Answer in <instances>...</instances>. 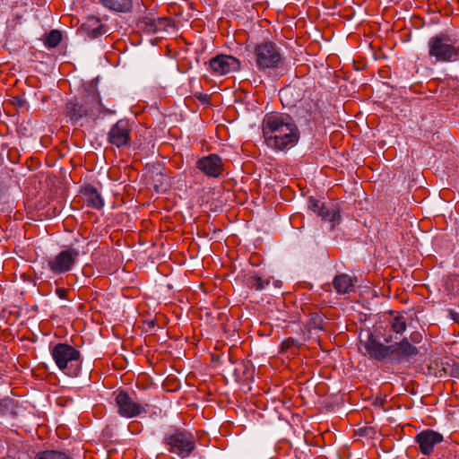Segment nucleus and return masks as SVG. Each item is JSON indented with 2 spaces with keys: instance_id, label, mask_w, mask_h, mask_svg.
<instances>
[{
  "instance_id": "5",
  "label": "nucleus",
  "mask_w": 459,
  "mask_h": 459,
  "mask_svg": "<svg viewBox=\"0 0 459 459\" xmlns=\"http://www.w3.org/2000/svg\"><path fill=\"white\" fill-rule=\"evenodd\" d=\"M254 60L259 71L278 67L283 61L280 48L271 41H263L254 48Z\"/></svg>"
},
{
  "instance_id": "12",
  "label": "nucleus",
  "mask_w": 459,
  "mask_h": 459,
  "mask_svg": "<svg viewBox=\"0 0 459 459\" xmlns=\"http://www.w3.org/2000/svg\"><path fill=\"white\" fill-rule=\"evenodd\" d=\"M364 349L370 358L383 360L385 359L391 362V345H385L381 343L377 338L370 333L368 340L364 342Z\"/></svg>"
},
{
  "instance_id": "21",
  "label": "nucleus",
  "mask_w": 459,
  "mask_h": 459,
  "mask_svg": "<svg viewBox=\"0 0 459 459\" xmlns=\"http://www.w3.org/2000/svg\"><path fill=\"white\" fill-rule=\"evenodd\" d=\"M407 327V320L403 315H396L390 321V328L396 334H403Z\"/></svg>"
},
{
  "instance_id": "29",
  "label": "nucleus",
  "mask_w": 459,
  "mask_h": 459,
  "mask_svg": "<svg viewBox=\"0 0 459 459\" xmlns=\"http://www.w3.org/2000/svg\"><path fill=\"white\" fill-rule=\"evenodd\" d=\"M68 292H69V290L65 288H57L56 290V294L61 299H68V297H67Z\"/></svg>"
},
{
  "instance_id": "32",
  "label": "nucleus",
  "mask_w": 459,
  "mask_h": 459,
  "mask_svg": "<svg viewBox=\"0 0 459 459\" xmlns=\"http://www.w3.org/2000/svg\"><path fill=\"white\" fill-rule=\"evenodd\" d=\"M450 315H451L452 318H453L455 321H456V322L458 321V318H457V317L459 316V315H458L457 313H455V312H454V311H451V312H450Z\"/></svg>"
},
{
  "instance_id": "1",
  "label": "nucleus",
  "mask_w": 459,
  "mask_h": 459,
  "mask_svg": "<svg viewBox=\"0 0 459 459\" xmlns=\"http://www.w3.org/2000/svg\"><path fill=\"white\" fill-rule=\"evenodd\" d=\"M266 146L275 152L294 147L299 140V130L293 118L285 113H268L262 124Z\"/></svg>"
},
{
  "instance_id": "34",
  "label": "nucleus",
  "mask_w": 459,
  "mask_h": 459,
  "mask_svg": "<svg viewBox=\"0 0 459 459\" xmlns=\"http://www.w3.org/2000/svg\"><path fill=\"white\" fill-rule=\"evenodd\" d=\"M392 341H393L392 336H388V337H385V342H387V343H388V342H391Z\"/></svg>"
},
{
  "instance_id": "26",
  "label": "nucleus",
  "mask_w": 459,
  "mask_h": 459,
  "mask_svg": "<svg viewBox=\"0 0 459 459\" xmlns=\"http://www.w3.org/2000/svg\"><path fill=\"white\" fill-rule=\"evenodd\" d=\"M308 207L311 211H313L314 212H316L318 214V211L325 208V206L322 202L313 199V198H310L309 203H308Z\"/></svg>"
},
{
  "instance_id": "4",
  "label": "nucleus",
  "mask_w": 459,
  "mask_h": 459,
  "mask_svg": "<svg viewBox=\"0 0 459 459\" xmlns=\"http://www.w3.org/2000/svg\"><path fill=\"white\" fill-rule=\"evenodd\" d=\"M51 356L61 371L70 377L77 376L81 361L78 350L67 343H57L51 349Z\"/></svg>"
},
{
  "instance_id": "13",
  "label": "nucleus",
  "mask_w": 459,
  "mask_h": 459,
  "mask_svg": "<svg viewBox=\"0 0 459 459\" xmlns=\"http://www.w3.org/2000/svg\"><path fill=\"white\" fill-rule=\"evenodd\" d=\"M391 347V363H401L402 360L418 354V349L409 342L408 338H403Z\"/></svg>"
},
{
  "instance_id": "28",
  "label": "nucleus",
  "mask_w": 459,
  "mask_h": 459,
  "mask_svg": "<svg viewBox=\"0 0 459 459\" xmlns=\"http://www.w3.org/2000/svg\"><path fill=\"white\" fill-rule=\"evenodd\" d=\"M312 324H313V326L314 328H318V329H323V319L321 317V316L316 314L313 317H312Z\"/></svg>"
},
{
  "instance_id": "33",
  "label": "nucleus",
  "mask_w": 459,
  "mask_h": 459,
  "mask_svg": "<svg viewBox=\"0 0 459 459\" xmlns=\"http://www.w3.org/2000/svg\"><path fill=\"white\" fill-rule=\"evenodd\" d=\"M100 106H101V105H100V100H96V103H95V108H96L97 110H100Z\"/></svg>"
},
{
  "instance_id": "36",
  "label": "nucleus",
  "mask_w": 459,
  "mask_h": 459,
  "mask_svg": "<svg viewBox=\"0 0 459 459\" xmlns=\"http://www.w3.org/2000/svg\"><path fill=\"white\" fill-rule=\"evenodd\" d=\"M278 282H279L278 281H275V285H276V286H279V283H278Z\"/></svg>"
},
{
  "instance_id": "7",
  "label": "nucleus",
  "mask_w": 459,
  "mask_h": 459,
  "mask_svg": "<svg viewBox=\"0 0 459 459\" xmlns=\"http://www.w3.org/2000/svg\"><path fill=\"white\" fill-rule=\"evenodd\" d=\"M240 67L241 62L238 58L231 55L219 54L210 59L208 71L213 76H224L238 72Z\"/></svg>"
},
{
  "instance_id": "27",
  "label": "nucleus",
  "mask_w": 459,
  "mask_h": 459,
  "mask_svg": "<svg viewBox=\"0 0 459 459\" xmlns=\"http://www.w3.org/2000/svg\"><path fill=\"white\" fill-rule=\"evenodd\" d=\"M408 340H409V342H411L414 344H418V343L421 342V341H422V334H421V333H420L418 331H414L410 334V337Z\"/></svg>"
},
{
  "instance_id": "37",
  "label": "nucleus",
  "mask_w": 459,
  "mask_h": 459,
  "mask_svg": "<svg viewBox=\"0 0 459 459\" xmlns=\"http://www.w3.org/2000/svg\"><path fill=\"white\" fill-rule=\"evenodd\" d=\"M457 2L459 3V0H457Z\"/></svg>"
},
{
  "instance_id": "24",
  "label": "nucleus",
  "mask_w": 459,
  "mask_h": 459,
  "mask_svg": "<svg viewBox=\"0 0 459 459\" xmlns=\"http://www.w3.org/2000/svg\"><path fill=\"white\" fill-rule=\"evenodd\" d=\"M62 39V34L59 30H51L45 39V45L48 48H56Z\"/></svg>"
},
{
  "instance_id": "19",
  "label": "nucleus",
  "mask_w": 459,
  "mask_h": 459,
  "mask_svg": "<svg viewBox=\"0 0 459 459\" xmlns=\"http://www.w3.org/2000/svg\"><path fill=\"white\" fill-rule=\"evenodd\" d=\"M318 216L324 221L332 223V227L338 223L341 218L340 212L334 207H325L318 211Z\"/></svg>"
},
{
  "instance_id": "22",
  "label": "nucleus",
  "mask_w": 459,
  "mask_h": 459,
  "mask_svg": "<svg viewBox=\"0 0 459 459\" xmlns=\"http://www.w3.org/2000/svg\"><path fill=\"white\" fill-rule=\"evenodd\" d=\"M281 352L286 356L295 355L299 352L298 342L292 338H287L281 342Z\"/></svg>"
},
{
  "instance_id": "30",
  "label": "nucleus",
  "mask_w": 459,
  "mask_h": 459,
  "mask_svg": "<svg viewBox=\"0 0 459 459\" xmlns=\"http://www.w3.org/2000/svg\"><path fill=\"white\" fill-rule=\"evenodd\" d=\"M291 91H292V89L290 87L281 89L280 91L281 100H282L284 99H287V97L291 93Z\"/></svg>"
},
{
  "instance_id": "6",
  "label": "nucleus",
  "mask_w": 459,
  "mask_h": 459,
  "mask_svg": "<svg viewBox=\"0 0 459 459\" xmlns=\"http://www.w3.org/2000/svg\"><path fill=\"white\" fill-rule=\"evenodd\" d=\"M80 255V250L73 246H65L55 256L48 260V267L56 275L72 271Z\"/></svg>"
},
{
  "instance_id": "11",
  "label": "nucleus",
  "mask_w": 459,
  "mask_h": 459,
  "mask_svg": "<svg viewBox=\"0 0 459 459\" xmlns=\"http://www.w3.org/2000/svg\"><path fill=\"white\" fill-rule=\"evenodd\" d=\"M443 439L440 433L429 429L420 431L415 437V442L418 444L420 453L424 455H431L434 447L440 444Z\"/></svg>"
},
{
  "instance_id": "20",
  "label": "nucleus",
  "mask_w": 459,
  "mask_h": 459,
  "mask_svg": "<svg viewBox=\"0 0 459 459\" xmlns=\"http://www.w3.org/2000/svg\"><path fill=\"white\" fill-rule=\"evenodd\" d=\"M247 284L250 289H254L255 290H263L270 284V279H264L257 274H252L249 275L247 279Z\"/></svg>"
},
{
  "instance_id": "3",
  "label": "nucleus",
  "mask_w": 459,
  "mask_h": 459,
  "mask_svg": "<svg viewBox=\"0 0 459 459\" xmlns=\"http://www.w3.org/2000/svg\"><path fill=\"white\" fill-rule=\"evenodd\" d=\"M167 451L180 459L189 457L196 447V438L192 431L184 428H172L164 436Z\"/></svg>"
},
{
  "instance_id": "17",
  "label": "nucleus",
  "mask_w": 459,
  "mask_h": 459,
  "mask_svg": "<svg viewBox=\"0 0 459 459\" xmlns=\"http://www.w3.org/2000/svg\"><path fill=\"white\" fill-rule=\"evenodd\" d=\"M108 9L117 13H127L133 7V0H100Z\"/></svg>"
},
{
  "instance_id": "2",
  "label": "nucleus",
  "mask_w": 459,
  "mask_h": 459,
  "mask_svg": "<svg viewBox=\"0 0 459 459\" xmlns=\"http://www.w3.org/2000/svg\"><path fill=\"white\" fill-rule=\"evenodd\" d=\"M428 55L432 64L459 61V43L455 37L446 31L439 32L428 40Z\"/></svg>"
},
{
  "instance_id": "31",
  "label": "nucleus",
  "mask_w": 459,
  "mask_h": 459,
  "mask_svg": "<svg viewBox=\"0 0 459 459\" xmlns=\"http://www.w3.org/2000/svg\"><path fill=\"white\" fill-rule=\"evenodd\" d=\"M13 401L11 400V399H5L2 402V405L3 406H9V405H13Z\"/></svg>"
},
{
  "instance_id": "35",
  "label": "nucleus",
  "mask_w": 459,
  "mask_h": 459,
  "mask_svg": "<svg viewBox=\"0 0 459 459\" xmlns=\"http://www.w3.org/2000/svg\"><path fill=\"white\" fill-rule=\"evenodd\" d=\"M278 282H279L278 281H275V285H276V286H279V283H278Z\"/></svg>"
},
{
  "instance_id": "16",
  "label": "nucleus",
  "mask_w": 459,
  "mask_h": 459,
  "mask_svg": "<svg viewBox=\"0 0 459 459\" xmlns=\"http://www.w3.org/2000/svg\"><path fill=\"white\" fill-rule=\"evenodd\" d=\"M353 281L346 273L336 275L333 279V288L338 294H346L353 290Z\"/></svg>"
},
{
  "instance_id": "8",
  "label": "nucleus",
  "mask_w": 459,
  "mask_h": 459,
  "mask_svg": "<svg viewBox=\"0 0 459 459\" xmlns=\"http://www.w3.org/2000/svg\"><path fill=\"white\" fill-rule=\"evenodd\" d=\"M118 413L122 417L134 418L147 412L146 406L135 402L127 393L119 392L116 396Z\"/></svg>"
},
{
  "instance_id": "23",
  "label": "nucleus",
  "mask_w": 459,
  "mask_h": 459,
  "mask_svg": "<svg viewBox=\"0 0 459 459\" xmlns=\"http://www.w3.org/2000/svg\"><path fill=\"white\" fill-rule=\"evenodd\" d=\"M141 23L149 32H157L163 22L161 19L156 20L155 18L147 15L141 19Z\"/></svg>"
},
{
  "instance_id": "9",
  "label": "nucleus",
  "mask_w": 459,
  "mask_h": 459,
  "mask_svg": "<svg viewBox=\"0 0 459 459\" xmlns=\"http://www.w3.org/2000/svg\"><path fill=\"white\" fill-rule=\"evenodd\" d=\"M132 127L126 119H120L113 125L108 134V142L117 148L127 146L131 141Z\"/></svg>"
},
{
  "instance_id": "25",
  "label": "nucleus",
  "mask_w": 459,
  "mask_h": 459,
  "mask_svg": "<svg viewBox=\"0 0 459 459\" xmlns=\"http://www.w3.org/2000/svg\"><path fill=\"white\" fill-rule=\"evenodd\" d=\"M91 22L95 26L91 28L89 24H86L85 30L91 38H98L104 33L103 25L96 19H93Z\"/></svg>"
},
{
  "instance_id": "15",
  "label": "nucleus",
  "mask_w": 459,
  "mask_h": 459,
  "mask_svg": "<svg viewBox=\"0 0 459 459\" xmlns=\"http://www.w3.org/2000/svg\"><path fill=\"white\" fill-rule=\"evenodd\" d=\"M82 199L88 207L100 210L104 206V200L96 187L85 185L81 189Z\"/></svg>"
},
{
  "instance_id": "10",
  "label": "nucleus",
  "mask_w": 459,
  "mask_h": 459,
  "mask_svg": "<svg viewBox=\"0 0 459 459\" xmlns=\"http://www.w3.org/2000/svg\"><path fill=\"white\" fill-rule=\"evenodd\" d=\"M196 168L206 177L217 178L224 172L222 159L215 153L199 158L195 162Z\"/></svg>"
},
{
  "instance_id": "14",
  "label": "nucleus",
  "mask_w": 459,
  "mask_h": 459,
  "mask_svg": "<svg viewBox=\"0 0 459 459\" xmlns=\"http://www.w3.org/2000/svg\"><path fill=\"white\" fill-rule=\"evenodd\" d=\"M85 103L80 104L77 100H71L65 105V114L73 124H78L82 118L91 115L92 111Z\"/></svg>"
},
{
  "instance_id": "18",
  "label": "nucleus",
  "mask_w": 459,
  "mask_h": 459,
  "mask_svg": "<svg viewBox=\"0 0 459 459\" xmlns=\"http://www.w3.org/2000/svg\"><path fill=\"white\" fill-rule=\"evenodd\" d=\"M32 459H72L71 456L61 450L46 449L39 451Z\"/></svg>"
}]
</instances>
